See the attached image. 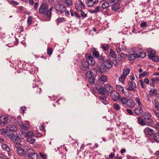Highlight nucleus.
<instances>
[{"label": "nucleus", "instance_id": "nucleus-5", "mask_svg": "<svg viewBox=\"0 0 159 159\" xmlns=\"http://www.w3.org/2000/svg\"><path fill=\"white\" fill-rule=\"evenodd\" d=\"M81 66L80 69L86 71L89 69V62L84 61V59H82L80 61Z\"/></svg>", "mask_w": 159, "mask_h": 159}, {"label": "nucleus", "instance_id": "nucleus-46", "mask_svg": "<svg viewBox=\"0 0 159 159\" xmlns=\"http://www.w3.org/2000/svg\"><path fill=\"white\" fill-rule=\"evenodd\" d=\"M85 57L86 58V59H84V61H89L90 60H91V58H93L91 55H89V53L85 55Z\"/></svg>", "mask_w": 159, "mask_h": 159}, {"label": "nucleus", "instance_id": "nucleus-54", "mask_svg": "<svg viewBox=\"0 0 159 159\" xmlns=\"http://www.w3.org/2000/svg\"><path fill=\"white\" fill-rule=\"evenodd\" d=\"M114 109L116 111H118L120 109L119 105L117 103H115L113 105Z\"/></svg>", "mask_w": 159, "mask_h": 159}, {"label": "nucleus", "instance_id": "nucleus-24", "mask_svg": "<svg viewBox=\"0 0 159 159\" xmlns=\"http://www.w3.org/2000/svg\"><path fill=\"white\" fill-rule=\"evenodd\" d=\"M97 58H98V62L101 64L104 63L106 62L107 61V59L106 60L105 59V57L102 55V54L101 56H99V57Z\"/></svg>", "mask_w": 159, "mask_h": 159}, {"label": "nucleus", "instance_id": "nucleus-19", "mask_svg": "<svg viewBox=\"0 0 159 159\" xmlns=\"http://www.w3.org/2000/svg\"><path fill=\"white\" fill-rule=\"evenodd\" d=\"M146 122V125L151 126L152 127H154L155 126V124L153 120L151 118V117L149 119H148Z\"/></svg>", "mask_w": 159, "mask_h": 159}, {"label": "nucleus", "instance_id": "nucleus-58", "mask_svg": "<svg viewBox=\"0 0 159 159\" xmlns=\"http://www.w3.org/2000/svg\"><path fill=\"white\" fill-rule=\"evenodd\" d=\"M72 0H65V3L67 6L72 5Z\"/></svg>", "mask_w": 159, "mask_h": 159}, {"label": "nucleus", "instance_id": "nucleus-2", "mask_svg": "<svg viewBox=\"0 0 159 159\" xmlns=\"http://www.w3.org/2000/svg\"><path fill=\"white\" fill-rule=\"evenodd\" d=\"M97 75V71L94 69H91L85 73V76L89 79V82L92 84H94L96 81L95 77Z\"/></svg>", "mask_w": 159, "mask_h": 159}, {"label": "nucleus", "instance_id": "nucleus-12", "mask_svg": "<svg viewBox=\"0 0 159 159\" xmlns=\"http://www.w3.org/2000/svg\"><path fill=\"white\" fill-rule=\"evenodd\" d=\"M105 89V91L107 92V96L108 95V92L111 93L113 92L112 90V87L110 84H107L104 85Z\"/></svg>", "mask_w": 159, "mask_h": 159}, {"label": "nucleus", "instance_id": "nucleus-36", "mask_svg": "<svg viewBox=\"0 0 159 159\" xmlns=\"http://www.w3.org/2000/svg\"><path fill=\"white\" fill-rule=\"evenodd\" d=\"M109 7V3L107 2H105L102 4L101 7L103 9H105L108 8Z\"/></svg>", "mask_w": 159, "mask_h": 159}, {"label": "nucleus", "instance_id": "nucleus-28", "mask_svg": "<svg viewBox=\"0 0 159 159\" xmlns=\"http://www.w3.org/2000/svg\"><path fill=\"white\" fill-rule=\"evenodd\" d=\"M109 56L110 57L113 58H116L117 57V55H116L115 52L112 49H110Z\"/></svg>", "mask_w": 159, "mask_h": 159}, {"label": "nucleus", "instance_id": "nucleus-52", "mask_svg": "<svg viewBox=\"0 0 159 159\" xmlns=\"http://www.w3.org/2000/svg\"><path fill=\"white\" fill-rule=\"evenodd\" d=\"M92 53L93 56H94L95 58H97L99 57V53L98 51H94Z\"/></svg>", "mask_w": 159, "mask_h": 159}, {"label": "nucleus", "instance_id": "nucleus-10", "mask_svg": "<svg viewBox=\"0 0 159 159\" xmlns=\"http://www.w3.org/2000/svg\"><path fill=\"white\" fill-rule=\"evenodd\" d=\"M146 51L150 53L148 55L149 59H152V57H154V56L156 54V52L154 50L151 48H147Z\"/></svg>", "mask_w": 159, "mask_h": 159}, {"label": "nucleus", "instance_id": "nucleus-23", "mask_svg": "<svg viewBox=\"0 0 159 159\" xmlns=\"http://www.w3.org/2000/svg\"><path fill=\"white\" fill-rule=\"evenodd\" d=\"M33 88L34 89V91L37 93H40L41 91V89L39 88L38 85L33 83Z\"/></svg>", "mask_w": 159, "mask_h": 159}, {"label": "nucleus", "instance_id": "nucleus-60", "mask_svg": "<svg viewBox=\"0 0 159 159\" xmlns=\"http://www.w3.org/2000/svg\"><path fill=\"white\" fill-rule=\"evenodd\" d=\"M15 143V147L17 148L18 149L19 148H20L21 147V143H16V142H14Z\"/></svg>", "mask_w": 159, "mask_h": 159}, {"label": "nucleus", "instance_id": "nucleus-22", "mask_svg": "<svg viewBox=\"0 0 159 159\" xmlns=\"http://www.w3.org/2000/svg\"><path fill=\"white\" fill-rule=\"evenodd\" d=\"M126 105L130 108H132L135 106V103L134 100L132 99H128Z\"/></svg>", "mask_w": 159, "mask_h": 159}, {"label": "nucleus", "instance_id": "nucleus-29", "mask_svg": "<svg viewBox=\"0 0 159 159\" xmlns=\"http://www.w3.org/2000/svg\"><path fill=\"white\" fill-rule=\"evenodd\" d=\"M18 118L16 120V121L15 123H16V125L17 126H20L23 125V122L21 120V118L20 116H18Z\"/></svg>", "mask_w": 159, "mask_h": 159}, {"label": "nucleus", "instance_id": "nucleus-56", "mask_svg": "<svg viewBox=\"0 0 159 159\" xmlns=\"http://www.w3.org/2000/svg\"><path fill=\"white\" fill-rule=\"evenodd\" d=\"M101 7L97 6L95 8V11L96 13L97 12H101L102 11V7Z\"/></svg>", "mask_w": 159, "mask_h": 159}, {"label": "nucleus", "instance_id": "nucleus-27", "mask_svg": "<svg viewBox=\"0 0 159 159\" xmlns=\"http://www.w3.org/2000/svg\"><path fill=\"white\" fill-rule=\"evenodd\" d=\"M137 54H138V57H141L144 58L146 56V53L143 52H141L140 51L137 50L136 51Z\"/></svg>", "mask_w": 159, "mask_h": 159}, {"label": "nucleus", "instance_id": "nucleus-37", "mask_svg": "<svg viewBox=\"0 0 159 159\" xmlns=\"http://www.w3.org/2000/svg\"><path fill=\"white\" fill-rule=\"evenodd\" d=\"M127 83L129 86L133 87L134 89V88H136V85L135 82L131 81H128Z\"/></svg>", "mask_w": 159, "mask_h": 159}, {"label": "nucleus", "instance_id": "nucleus-64", "mask_svg": "<svg viewBox=\"0 0 159 159\" xmlns=\"http://www.w3.org/2000/svg\"><path fill=\"white\" fill-rule=\"evenodd\" d=\"M42 135V134L40 133H36L34 134L33 136L36 138H39L41 137Z\"/></svg>", "mask_w": 159, "mask_h": 159}, {"label": "nucleus", "instance_id": "nucleus-51", "mask_svg": "<svg viewBox=\"0 0 159 159\" xmlns=\"http://www.w3.org/2000/svg\"><path fill=\"white\" fill-rule=\"evenodd\" d=\"M29 125L28 124H25V125H23L22 128V131H27L29 129Z\"/></svg>", "mask_w": 159, "mask_h": 159}, {"label": "nucleus", "instance_id": "nucleus-42", "mask_svg": "<svg viewBox=\"0 0 159 159\" xmlns=\"http://www.w3.org/2000/svg\"><path fill=\"white\" fill-rule=\"evenodd\" d=\"M149 94L150 96H152V93L155 94H157V89H155L153 90L151 89L149 91Z\"/></svg>", "mask_w": 159, "mask_h": 159}, {"label": "nucleus", "instance_id": "nucleus-50", "mask_svg": "<svg viewBox=\"0 0 159 159\" xmlns=\"http://www.w3.org/2000/svg\"><path fill=\"white\" fill-rule=\"evenodd\" d=\"M38 157V155L37 153H34L30 156V157L29 159H37Z\"/></svg>", "mask_w": 159, "mask_h": 159}, {"label": "nucleus", "instance_id": "nucleus-7", "mask_svg": "<svg viewBox=\"0 0 159 159\" xmlns=\"http://www.w3.org/2000/svg\"><path fill=\"white\" fill-rule=\"evenodd\" d=\"M54 8L57 11L61 13H63L66 9V7L65 6L59 4H55Z\"/></svg>", "mask_w": 159, "mask_h": 159}, {"label": "nucleus", "instance_id": "nucleus-31", "mask_svg": "<svg viewBox=\"0 0 159 159\" xmlns=\"http://www.w3.org/2000/svg\"><path fill=\"white\" fill-rule=\"evenodd\" d=\"M64 21H66L64 17H59L55 20V22L57 23V25H59V23L63 22Z\"/></svg>", "mask_w": 159, "mask_h": 159}, {"label": "nucleus", "instance_id": "nucleus-55", "mask_svg": "<svg viewBox=\"0 0 159 159\" xmlns=\"http://www.w3.org/2000/svg\"><path fill=\"white\" fill-rule=\"evenodd\" d=\"M53 52V49L52 48H49L47 49V54L48 55L51 56Z\"/></svg>", "mask_w": 159, "mask_h": 159}, {"label": "nucleus", "instance_id": "nucleus-3", "mask_svg": "<svg viewBox=\"0 0 159 159\" xmlns=\"http://www.w3.org/2000/svg\"><path fill=\"white\" fill-rule=\"evenodd\" d=\"M1 125L5 126L6 124L11 122L12 123H15L16 119L14 116H11L7 115H2L0 117Z\"/></svg>", "mask_w": 159, "mask_h": 159}, {"label": "nucleus", "instance_id": "nucleus-8", "mask_svg": "<svg viewBox=\"0 0 159 159\" xmlns=\"http://www.w3.org/2000/svg\"><path fill=\"white\" fill-rule=\"evenodd\" d=\"M111 93V96L113 101L116 102L120 99L121 96L116 91H113Z\"/></svg>", "mask_w": 159, "mask_h": 159}, {"label": "nucleus", "instance_id": "nucleus-63", "mask_svg": "<svg viewBox=\"0 0 159 159\" xmlns=\"http://www.w3.org/2000/svg\"><path fill=\"white\" fill-rule=\"evenodd\" d=\"M141 27L144 28L147 26V23L146 22H143L140 24Z\"/></svg>", "mask_w": 159, "mask_h": 159}, {"label": "nucleus", "instance_id": "nucleus-62", "mask_svg": "<svg viewBox=\"0 0 159 159\" xmlns=\"http://www.w3.org/2000/svg\"><path fill=\"white\" fill-rule=\"evenodd\" d=\"M122 93H124L126 96L127 97H129V96L131 95H133L132 93L128 91L125 92L124 91V92H123Z\"/></svg>", "mask_w": 159, "mask_h": 159}, {"label": "nucleus", "instance_id": "nucleus-21", "mask_svg": "<svg viewBox=\"0 0 159 159\" xmlns=\"http://www.w3.org/2000/svg\"><path fill=\"white\" fill-rule=\"evenodd\" d=\"M143 110L141 107H137L134 110V113L137 115H140L143 113Z\"/></svg>", "mask_w": 159, "mask_h": 159}, {"label": "nucleus", "instance_id": "nucleus-14", "mask_svg": "<svg viewBox=\"0 0 159 159\" xmlns=\"http://www.w3.org/2000/svg\"><path fill=\"white\" fill-rule=\"evenodd\" d=\"M132 52H133V53L129 55L128 57V59L130 61L134 60L138 58V54H137V52L133 51V50Z\"/></svg>", "mask_w": 159, "mask_h": 159}, {"label": "nucleus", "instance_id": "nucleus-43", "mask_svg": "<svg viewBox=\"0 0 159 159\" xmlns=\"http://www.w3.org/2000/svg\"><path fill=\"white\" fill-rule=\"evenodd\" d=\"M116 88L117 90L121 91L122 93H123V92H124V89L122 86L120 85L117 84L116 85Z\"/></svg>", "mask_w": 159, "mask_h": 159}, {"label": "nucleus", "instance_id": "nucleus-25", "mask_svg": "<svg viewBox=\"0 0 159 159\" xmlns=\"http://www.w3.org/2000/svg\"><path fill=\"white\" fill-rule=\"evenodd\" d=\"M141 116L144 119L146 120L149 119V118H150V117H151L150 114L147 112H144L143 114Z\"/></svg>", "mask_w": 159, "mask_h": 159}, {"label": "nucleus", "instance_id": "nucleus-57", "mask_svg": "<svg viewBox=\"0 0 159 159\" xmlns=\"http://www.w3.org/2000/svg\"><path fill=\"white\" fill-rule=\"evenodd\" d=\"M21 132H22L21 134L18 136L20 138V139H22L25 137L26 138V135H25V132L22 131H21Z\"/></svg>", "mask_w": 159, "mask_h": 159}, {"label": "nucleus", "instance_id": "nucleus-17", "mask_svg": "<svg viewBox=\"0 0 159 159\" xmlns=\"http://www.w3.org/2000/svg\"><path fill=\"white\" fill-rule=\"evenodd\" d=\"M120 8V4L117 2L111 5V10L115 11H117Z\"/></svg>", "mask_w": 159, "mask_h": 159}, {"label": "nucleus", "instance_id": "nucleus-35", "mask_svg": "<svg viewBox=\"0 0 159 159\" xmlns=\"http://www.w3.org/2000/svg\"><path fill=\"white\" fill-rule=\"evenodd\" d=\"M2 150L7 152H9L10 150L8 146L6 144H2Z\"/></svg>", "mask_w": 159, "mask_h": 159}, {"label": "nucleus", "instance_id": "nucleus-16", "mask_svg": "<svg viewBox=\"0 0 159 159\" xmlns=\"http://www.w3.org/2000/svg\"><path fill=\"white\" fill-rule=\"evenodd\" d=\"M152 139L154 141L157 142L159 143V131H157L155 132L153 135L152 136Z\"/></svg>", "mask_w": 159, "mask_h": 159}, {"label": "nucleus", "instance_id": "nucleus-49", "mask_svg": "<svg viewBox=\"0 0 159 159\" xmlns=\"http://www.w3.org/2000/svg\"><path fill=\"white\" fill-rule=\"evenodd\" d=\"M102 48L103 50L106 52L108 51L109 48L108 44H104L103 45Z\"/></svg>", "mask_w": 159, "mask_h": 159}, {"label": "nucleus", "instance_id": "nucleus-45", "mask_svg": "<svg viewBox=\"0 0 159 159\" xmlns=\"http://www.w3.org/2000/svg\"><path fill=\"white\" fill-rule=\"evenodd\" d=\"M7 128L9 129H14L17 130L18 128L17 127H16L14 125H8L7 126Z\"/></svg>", "mask_w": 159, "mask_h": 159}, {"label": "nucleus", "instance_id": "nucleus-44", "mask_svg": "<svg viewBox=\"0 0 159 159\" xmlns=\"http://www.w3.org/2000/svg\"><path fill=\"white\" fill-rule=\"evenodd\" d=\"M154 102H155V107L156 110H159V103L158 100L156 99L154 100Z\"/></svg>", "mask_w": 159, "mask_h": 159}, {"label": "nucleus", "instance_id": "nucleus-30", "mask_svg": "<svg viewBox=\"0 0 159 159\" xmlns=\"http://www.w3.org/2000/svg\"><path fill=\"white\" fill-rule=\"evenodd\" d=\"M103 95H102L100 96L99 97V99L104 104L106 105L107 103L106 100V97Z\"/></svg>", "mask_w": 159, "mask_h": 159}, {"label": "nucleus", "instance_id": "nucleus-1", "mask_svg": "<svg viewBox=\"0 0 159 159\" xmlns=\"http://www.w3.org/2000/svg\"><path fill=\"white\" fill-rule=\"evenodd\" d=\"M112 67V64L111 62L110 58L107 59L106 62L104 63L98 64L97 66L99 72L101 74L106 72L107 71V69L110 70Z\"/></svg>", "mask_w": 159, "mask_h": 159}, {"label": "nucleus", "instance_id": "nucleus-53", "mask_svg": "<svg viewBox=\"0 0 159 159\" xmlns=\"http://www.w3.org/2000/svg\"><path fill=\"white\" fill-rule=\"evenodd\" d=\"M150 59L152 60L153 62H159V57L155 55L154 57H152V59Z\"/></svg>", "mask_w": 159, "mask_h": 159}, {"label": "nucleus", "instance_id": "nucleus-9", "mask_svg": "<svg viewBox=\"0 0 159 159\" xmlns=\"http://www.w3.org/2000/svg\"><path fill=\"white\" fill-rule=\"evenodd\" d=\"M27 148V146H25L23 148L21 147L17 149V152L18 155L20 156H22L26 155V148Z\"/></svg>", "mask_w": 159, "mask_h": 159}, {"label": "nucleus", "instance_id": "nucleus-59", "mask_svg": "<svg viewBox=\"0 0 159 159\" xmlns=\"http://www.w3.org/2000/svg\"><path fill=\"white\" fill-rule=\"evenodd\" d=\"M135 101L137 102L138 106L139 107H141L142 104H141L140 99L139 98L137 97L135 98Z\"/></svg>", "mask_w": 159, "mask_h": 159}, {"label": "nucleus", "instance_id": "nucleus-61", "mask_svg": "<svg viewBox=\"0 0 159 159\" xmlns=\"http://www.w3.org/2000/svg\"><path fill=\"white\" fill-rule=\"evenodd\" d=\"M126 78V77L124 76H121L119 78V81L120 82H121L122 83H124V81L125 79Z\"/></svg>", "mask_w": 159, "mask_h": 159}, {"label": "nucleus", "instance_id": "nucleus-18", "mask_svg": "<svg viewBox=\"0 0 159 159\" xmlns=\"http://www.w3.org/2000/svg\"><path fill=\"white\" fill-rule=\"evenodd\" d=\"M107 77L106 76L103 75L101 77H100L98 80H97V82L98 84H103L104 82L107 81Z\"/></svg>", "mask_w": 159, "mask_h": 159}, {"label": "nucleus", "instance_id": "nucleus-41", "mask_svg": "<svg viewBox=\"0 0 159 159\" xmlns=\"http://www.w3.org/2000/svg\"><path fill=\"white\" fill-rule=\"evenodd\" d=\"M25 135L26 136V138L33 137V132L32 131H29L27 132H25Z\"/></svg>", "mask_w": 159, "mask_h": 159}, {"label": "nucleus", "instance_id": "nucleus-4", "mask_svg": "<svg viewBox=\"0 0 159 159\" xmlns=\"http://www.w3.org/2000/svg\"><path fill=\"white\" fill-rule=\"evenodd\" d=\"M95 88L99 94L107 96V92L105 91L106 89L104 87H102L100 84L97 83L95 85Z\"/></svg>", "mask_w": 159, "mask_h": 159}, {"label": "nucleus", "instance_id": "nucleus-11", "mask_svg": "<svg viewBox=\"0 0 159 159\" xmlns=\"http://www.w3.org/2000/svg\"><path fill=\"white\" fill-rule=\"evenodd\" d=\"M137 122L141 126L146 125L147 120L143 119L141 116L138 117Z\"/></svg>", "mask_w": 159, "mask_h": 159}, {"label": "nucleus", "instance_id": "nucleus-13", "mask_svg": "<svg viewBox=\"0 0 159 159\" xmlns=\"http://www.w3.org/2000/svg\"><path fill=\"white\" fill-rule=\"evenodd\" d=\"M17 133L16 134V135H14V137L11 136L10 138V139L13 142H16L19 143H21V139L17 135Z\"/></svg>", "mask_w": 159, "mask_h": 159}, {"label": "nucleus", "instance_id": "nucleus-34", "mask_svg": "<svg viewBox=\"0 0 159 159\" xmlns=\"http://www.w3.org/2000/svg\"><path fill=\"white\" fill-rule=\"evenodd\" d=\"M149 75V73L148 72L146 71L143 72V74H140L139 75V79L142 78V77H144L146 76H148Z\"/></svg>", "mask_w": 159, "mask_h": 159}, {"label": "nucleus", "instance_id": "nucleus-40", "mask_svg": "<svg viewBox=\"0 0 159 159\" xmlns=\"http://www.w3.org/2000/svg\"><path fill=\"white\" fill-rule=\"evenodd\" d=\"M119 100H120L123 104H126L128 102V99H127L125 97H124L122 98L121 97Z\"/></svg>", "mask_w": 159, "mask_h": 159}, {"label": "nucleus", "instance_id": "nucleus-47", "mask_svg": "<svg viewBox=\"0 0 159 159\" xmlns=\"http://www.w3.org/2000/svg\"><path fill=\"white\" fill-rule=\"evenodd\" d=\"M33 21V17L31 16H29L28 18L27 23L28 25H30L32 23Z\"/></svg>", "mask_w": 159, "mask_h": 159}, {"label": "nucleus", "instance_id": "nucleus-38", "mask_svg": "<svg viewBox=\"0 0 159 159\" xmlns=\"http://www.w3.org/2000/svg\"><path fill=\"white\" fill-rule=\"evenodd\" d=\"M7 130L8 129L7 128V127L6 129L5 128H2L0 129V133L2 134H7Z\"/></svg>", "mask_w": 159, "mask_h": 159}, {"label": "nucleus", "instance_id": "nucleus-26", "mask_svg": "<svg viewBox=\"0 0 159 159\" xmlns=\"http://www.w3.org/2000/svg\"><path fill=\"white\" fill-rule=\"evenodd\" d=\"M145 130L147 132L148 134L150 136L151 138L152 136L155 133V132H154L153 129H150L149 128H146Z\"/></svg>", "mask_w": 159, "mask_h": 159}, {"label": "nucleus", "instance_id": "nucleus-39", "mask_svg": "<svg viewBox=\"0 0 159 159\" xmlns=\"http://www.w3.org/2000/svg\"><path fill=\"white\" fill-rule=\"evenodd\" d=\"M75 7L76 10L78 11H81L82 7L80 6L81 5L78 3H75Z\"/></svg>", "mask_w": 159, "mask_h": 159}, {"label": "nucleus", "instance_id": "nucleus-48", "mask_svg": "<svg viewBox=\"0 0 159 159\" xmlns=\"http://www.w3.org/2000/svg\"><path fill=\"white\" fill-rule=\"evenodd\" d=\"M46 13H45V15L49 19V20H50L51 17L52 15L51 12H50V11H48V10L46 11Z\"/></svg>", "mask_w": 159, "mask_h": 159}, {"label": "nucleus", "instance_id": "nucleus-33", "mask_svg": "<svg viewBox=\"0 0 159 159\" xmlns=\"http://www.w3.org/2000/svg\"><path fill=\"white\" fill-rule=\"evenodd\" d=\"M130 69L129 68L124 69L123 70V75L126 77L128 75L130 72Z\"/></svg>", "mask_w": 159, "mask_h": 159}, {"label": "nucleus", "instance_id": "nucleus-6", "mask_svg": "<svg viewBox=\"0 0 159 159\" xmlns=\"http://www.w3.org/2000/svg\"><path fill=\"white\" fill-rule=\"evenodd\" d=\"M48 7L49 6L47 3L42 4L39 8V13L41 14H45V11L48 10Z\"/></svg>", "mask_w": 159, "mask_h": 159}, {"label": "nucleus", "instance_id": "nucleus-15", "mask_svg": "<svg viewBox=\"0 0 159 159\" xmlns=\"http://www.w3.org/2000/svg\"><path fill=\"white\" fill-rule=\"evenodd\" d=\"M17 130L14 129L11 130L10 129H8L7 136L10 139L11 136L12 137H14V135H16L17 133H14L16 132Z\"/></svg>", "mask_w": 159, "mask_h": 159}, {"label": "nucleus", "instance_id": "nucleus-20", "mask_svg": "<svg viewBox=\"0 0 159 159\" xmlns=\"http://www.w3.org/2000/svg\"><path fill=\"white\" fill-rule=\"evenodd\" d=\"M26 155L27 157L30 158V156L34 153L33 152V150L31 148H29L28 146L27 148H26Z\"/></svg>", "mask_w": 159, "mask_h": 159}, {"label": "nucleus", "instance_id": "nucleus-32", "mask_svg": "<svg viewBox=\"0 0 159 159\" xmlns=\"http://www.w3.org/2000/svg\"><path fill=\"white\" fill-rule=\"evenodd\" d=\"M27 141L29 143L33 144L35 142V139L33 137H28L26 139Z\"/></svg>", "mask_w": 159, "mask_h": 159}]
</instances>
